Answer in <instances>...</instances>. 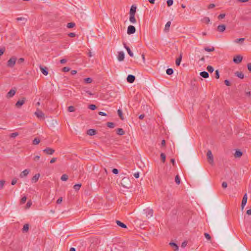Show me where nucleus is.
Segmentation results:
<instances>
[{"label": "nucleus", "instance_id": "f257e3e1", "mask_svg": "<svg viewBox=\"0 0 251 251\" xmlns=\"http://www.w3.org/2000/svg\"><path fill=\"white\" fill-rule=\"evenodd\" d=\"M17 58L15 56H12L7 62V66L9 68H13L15 65Z\"/></svg>", "mask_w": 251, "mask_h": 251}, {"label": "nucleus", "instance_id": "f03ea898", "mask_svg": "<svg viewBox=\"0 0 251 251\" xmlns=\"http://www.w3.org/2000/svg\"><path fill=\"white\" fill-rule=\"evenodd\" d=\"M208 161L210 164L213 163V156L210 150H208L206 153Z\"/></svg>", "mask_w": 251, "mask_h": 251}, {"label": "nucleus", "instance_id": "7ed1b4c3", "mask_svg": "<svg viewBox=\"0 0 251 251\" xmlns=\"http://www.w3.org/2000/svg\"><path fill=\"white\" fill-rule=\"evenodd\" d=\"M248 200L247 194L246 193L243 198L241 203V209L243 210L247 203Z\"/></svg>", "mask_w": 251, "mask_h": 251}, {"label": "nucleus", "instance_id": "20e7f679", "mask_svg": "<svg viewBox=\"0 0 251 251\" xmlns=\"http://www.w3.org/2000/svg\"><path fill=\"white\" fill-rule=\"evenodd\" d=\"M34 114L38 118L43 119H44V114L40 109H37Z\"/></svg>", "mask_w": 251, "mask_h": 251}, {"label": "nucleus", "instance_id": "39448f33", "mask_svg": "<svg viewBox=\"0 0 251 251\" xmlns=\"http://www.w3.org/2000/svg\"><path fill=\"white\" fill-rule=\"evenodd\" d=\"M136 29L133 25H129L127 27V33L128 34H132L135 32Z\"/></svg>", "mask_w": 251, "mask_h": 251}, {"label": "nucleus", "instance_id": "423d86ee", "mask_svg": "<svg viewBox=\"0 0 251 251\" xmlns=\"http://www.w3.org/2000/svg\"><path fill=\"white\" fill-rule=\"evenodd\" d=\"M242 56L240 55H238L234 57L233 61L235 63L239 64L242 61Z\"/></svg>", "mask_w": 251, "mask_h": 251}, {"label": "nucleus", "instance_id": "0eeeda50", "mask_svg": "<svg viewBox=\"0 0 251 251\" xmlns=\"http://www.w3.org/2000/svg\"><path fill=\"white\" fill-rule=\"evenodd\" d=\"M43 151L46 154L50 155L52 154L55 151L54 150L50 148H47L43 150Z\"/></svg>", "mask_w": 251, "mask_h": 251}, {"label": "nucleus", "instance_id": "6e6552de", "mask_svg": "<svg viewBox=\"0 0 251 251\" xmlns=\"http://www.w3.org/2000/svg\"><path fill=\"white\" fill-rule=\"evenodd\" d=\"M146 217L150 218L153 216V210L151 209H147L145 210Z\"/></svg>", "mask_w": 251, "mask_h": 251}, {"label": "nucleus", "instance_id": "1a4fd4ad", "mask_svg": "<svg viewBox=\"0 0 251 251\" xmlns=\"http://www.w3.org/2000/svg\"><path fill=\"white\" fill-rule=\"evenodd\" d=\"M117 58L119 61H123L125 58L124 52L123 51H119Z\"/></svg>", "mask_w": 251, "mask_h": 251}, {"label": "nucleus", "instance_id": "9d476101", "mask_svg": "<svg viewBox=\"0 0 251 251\" xmlns=\"http://www.w3.org/2000/svg\"><path fill=\"white\" fill-rule=\"evenodd\" d=\"M16 93L15 90L11 89L6 94V98L8 99L13 97Z\"/></svg>", "mask_w": 251, "mask_h": 251}, {"label": "nucleus", "instance_id": "9b49d317", "mask_svg": "<svg viewBox=\"0 0 251 251\" xmlns=\"http://www.w3.org/2000/svg\"><path fill=\"white\" fill-rule=\"evenodd\" d=\"M135 76L131 75H129L127 77V81L130 83H133L135 81Z\"/></svg>", "mask_w": 251, "mask_h": 251}, {"label": "nucleus", "instance_id": "f8f14e48", "mask_svg": "<svg viewBox=\"0 0 251 251\" xmlns=\"http://www.w3.org/2000/svg\"><path fill=\"white\" fill-rule=\"evenodd\" d=\"M169 245L173 248L174 251H178L179 247L178 245L174 242H170Z\"/></svg>", "mask_w": 251, "mask_h": 251}, {"label": "nucleus", "instance_id": "ddd939ff", "mask_svg": "<svg viewBox=\"0 0 251 251\" xmlns=\"http://www.w3.org/2000/svg\"><path fill=\"white\" fill-rule=\"evenodd\" d=\"M136 11V6L134 5L131 6L130 11L129 15H135Z\"/></svg>", "mask_w": 251, "mask_h": 251}, {"label": "nucleus", "instance_id": "4468645a", "mask_svg": "<svg viewBox=\"0 0 251 251\" xmlns=\"http://www.w3.org/2000/svg\"><path fill=\"white\" fill-rule=\"evenodd\" d=\"M29 171L28 169H25L20 174V177L21 178L26 177L29 174Z\"/></svg>", "mask_w": 251, "mask_h": 251}, {"label": "nucleus", "instance_id": "2eb2a0df", "mask_svg": "<svg viewBox=\"0 0 251 251\" xmlns=\"http://www.w3.org/2000/svg\"><path fill=\"white\" fill-rule=\"evenodd\" d=\"M25 102V99L24 98L22 100H19L16 103V106L17 107H20L22 105H23Z\"/></svg>", "mask_w": 251, "mask_h": 251}, {"label": "nucleus", "instance_id": "dca6fc26", "mask_svg": "<svg viewBox=\"0 0 251 251\" xmlns=\"http://www.w3.org/2000/svg\"><path fill=\"white\" fill-rule=\"evenodd\" d=\"M40 175L39 174H37L35 175L31 179V181L32 183H36L39 179L40 177Z\"/></svg>", "mask_w": 251, "mask_h": 251}, {"label": "nucleus", "instance_id": "f3484780", "mask_svg": "<svg viewBox=\"0 0 251 251\" xmlns=\"http://www.w3.org/2000/svg\"><path fill=\"white\" fill-rule=\"evenodd\" d=\"M124 47L126 49V50H127V52H128V54H129V55L131 57H133V53H132V52L131 51L130 48L127 46L125 43H124Z\"/></svg>", "mask_w": 251, "mask_h": 251}, {"label": "nucleus", "instance_id": "a211bd4d", "mask_svg": "<svg viewBox=\"0 0 251 251\" xmlns=\"http://www.w3.org/2000/svg\"><path fill=\"white\" fill-rule=\"evenodd\" d=\"M226 25H219L217 27L218 30L220 32H223L226 29Z\"/></svg>", "mask_w": 251, "mask_h": 251}, {"label": "nucleus", "instance_id": "6ab92c4d", "mask_svg": "<svg viewBox=\"0 0 251 251\" xmlns=\"http://www.w3.org/2000/svg\"><path fill=\"white\" fill-rule=\"evenodd\" d=\"M182 53H180L179 56L176 58V66H178L180 65V62L182 60Z\"/></svg>", "mask_w": 251, "mask_h": 251}, {"label": "nucleus", "instance_id": "aec40b11", "mask_svg": "<svg viewBox=\"0 0 251 251\" xmlns=\"http://www.w3.org/2000/svg\"><path fill=\"white\" fill-rule=\"evenodd\" d=\"M235 75L236 76H237L238 77H239L241 79H243L244 77V75L241 72L237 71V72H235Z\"/></svg>", "mask_w": 251, "mask_h": 251}, {"label": "nucleus", "instance_id": "412c9836", "mask_svg": "<svg viewBox=\"0 0 251 251\" xmlns=\"http://www.w3.org/2000/svg\"><path fill=\"white\" fill-rule=\"evenodd\" d=\"M87 134L93 136L96 134V131L94 129H90L87 132Z\"/></svg>", "mask_w": 251, "mask_h": 251}, {"label": "nucleus", "instance_id": "4be33fe9", "mask_svg": "<svg viewBox=\"0 0 251 251\" xmlns=\"http://www.w3.org/2000/svg\"><path fill=\"white\" fill-rule=\"evenodd\" d=\"M200 75L205 78L209 77V74L207 72L203 71L200 73Z\"/></svg>", "mask_w": 251, "mask_h": 251}, {"label": "nucleus", "instance_id": "5701e85b", "mask_svg": "<svg viewBox=\"0 0 251 251\" xmlns=\"http://www.w3.org/2000/svg\"><path fill=\"white\" fill-rule=\"evenodd\" d=\"M40 70L42 74H44L45 75H47L48 74V72L47 68H43L42 67H41Z\"/></svg>", "mask_w": 251, "mask_h": 251}, {"label": "nucleus", "instance_id": "b1692460", "mask_svg": "<svg viewBox=\"0 0 251 251\" xmlns=\"http://www.w3.org/2000/svg\"><path fill=\"white\" fill-rule=\"evenodd\" d=\"M29 229V225L27 224H25L24 225L22 231L23 232H26L28 231Z\"/></svg>", "mask_w": 251, "mask_h": 251}, {"label": "nucleus", "instance_id": "393cba45", "mask_svg": "<svg viewBox=\"0 0 251 251\" xmlns=\"http://www.w3.org/2000/svg\"><path fill=\"white\" fill-rule=\"evenodd\" d=\"M129 21L132 24H134L136 22L135 15H129Z\"/></svg>", "mask_w": 251, "mask_h": 251}, {"label": "nucleus", "instance_id": "a878e982", "mask_svg": "<svg viewBox=\"0 0 251 251\" xmlns=\"http://www.w3.org/2000/svg\"><path fill=\"white\" fill-rule=\"evenodd\" d=\"M116 133L119 135H123L125 134V131L122 128H119L117 129Z\"/></svg>", "mask_w": 251, "mask_h": 251}, {"label": "nucleus", "instance_id": "bb28decb", "mask_svg": "<svg viewBox=\"0 0 251 251\" xmlns=\"http://www.w3.org/2000/svg\"><path fill=\"white\" fill-rule=\"evenodd\" d=\"M242 152L239 150H237L235 151L234 154V156L235 157H240L242 155Z\"/></svg>", "mask_w": 251, "mask_h": 251}, {"label": "nucleus", "instance_id": "cd10ccee", "mask_svg": "<svg viewBox=\"0 0 251 251\" xmlns=\"http://www.w3.org/2000/svg\"><path fill=\"white\" fill-rule=\"evenodd\" d=\"M116 222V224H117L119 226H121V227H123V228H126V226L125 224H124V223H122L121 222H120V221H119L117 220Z\"/></svg>", "mask_w": 251, "mask_h": 251}, {"label": "nucleus", "instance_id": "c85d7f7f", "mask_svg": "<svg viewBox=\"0 0 251 251\" xmlns=\"http://www.w3.org/2000/svg\"><path fill=\"white\" fill-rule=\"evenodd\" d=\"M244 41H245V38H239V39H236L235 40H234V42L235 43H240L241 44H242Z\"/></svg>", "mask_w": 251, "mask_h": 251}, {"label": "nucleus", "instance_id": "c756f323", "mask_svg": "<svg viewBox=\"0 0 251 251\" xmlns=\"http://www.w3.org/2000/svg\"><path fill=\"white\" fill-rule=\"evenodd\" d=\"M117 112H118V114L119 116L120 117V119L121 120H123L124 119V118L123 115V112H122V110L118 109L117 111Z\"/></svg>", "mask_w": 251, "mask_h": 251}, {"label": "nucleus", "instance_id": "7c9ffc66", "mask_svg": "<svg viewBox=\"0 0 251 251\" xmlns=\"http://www.w3.org/2000/svg\"><path fill=\"white\" fill-rule=\"evenodd\" d=\"M201 21L205 24H208L210 20L208 17H204L201 20Z\"/></svg>", "mask_w": 251, "mask_h": 251}, {"label": "nucleus", "instance_id": "2f4dec72", "mask_svg": "<svg viewBox=\"0 0 251 251\" xmlns=\"http://www.w3.org/2000/svg\"><path fill=\"white\" fill-rule=\"evenodd\" d=\"M16 20L17 21H23V24H25L26 21H27V20L26 19L24 18V17H18L16 19Z\"/></svg>", "mask_w": 251, "mask_h": 251}, {"label": "nucleus", "instance_id": "473e14b6", "mask_svg": "<svg viewBox=\"0 0 251 251\" xmlns=\"http://www.w3.org/2000/svg\"><path fill=\"white\" fill-rule=\"evenodd\" d=\"M81 186V184H75L74 186V189L75 190V191H78L80 189V187Z\"/></svg>", "mask_w": 251, "mask_h": 251}, {"label": "nucleus", "instance_id": "72a5a7b5", "mask_svg": "<svg viewBox=\"0 0 251 251\" xmlns=\"http://www.w3.org/2000/svg\"><path fill=\"white\" fill-rule=\"evenodd\" d=\"M204 50L206 51L211 52V51H213L215 49L213 47H212L211 48L205 47V48H204Z\"/></svg>", "mask_w": 251, "mask_h": 251}, {"label": "nucleus", "instance_id": "f704fd0d", "mask_svg": "<svg viewBox=\"0 0 251 251\" xmlns=\"http://www.w3.org/2000/svg\"><path fill=\"white\" fill-rule=\"evenodd\" d=\"M84 81L86 83L89 84V83H91L92 82L93 80L91 78L88 77V78H85L84 79Z\"/></svg>", "mask_w": 251, "mask_h": 251}, {"label": "nucleus", "instance_id": "c9c22d12", "mask_svg": "<svg viewBox=\"0 0 251 251\" xmlns=\"http://www.w3.org/2000/svg\"><path fill=\"white\" fill-rule=\"evenodd\" d=\"M40 142V140L38 138H35L33 141V144L34 145H38Z\"/></svg>", "mask_w": 251, "mask_h": 251}, {"label": "nucleus", "instance_id": "e433bc0d", "mask_svg": "<svg viewBox=\"0 0 251 251\" xmlns=\"http://www.w3.org/2000/svg\"><path fill=\"white\" fill-rule=\"evenodd\" d=\"M68 179V176L66 175H63L61 177V180L62 181H66Z\"/></svg>", "mask_w": 251, "mask_h": 251}, {"label": "nucleus", "instance_id": "4c0bfd02", "mask_svg": "<svg viewBox=\"0 0 251 251\" xmlns=\"http://www.w3.org/2000/svg\"><path fill=\"white\" fill-rule=\"evenodd\" d=\"M175 182L176 184H179L180 183V179L178 175H176L175 177Z\"/></svg>", "mask_w": 251, "mask_h": 251}, {"label": "nucleus", "instance_id": "58836bf2", "mask_svg": "<svg viewBox=\"0 0 251 251\" xmlns=\"http://www.w3.org/2000/svg\"><path fill=\"white\" fill-rule=\"evenodd\" d=\"M173 72L174 70L171 68L168 69L166 70V73L169 75H171L172 74H173Z\"/></svg>", "mask_w": 251, "mask_h": 251}, {"label": "nucleus", "instance_id": "ea45409f", "mask_svg": "<svg viewBox=\"0 0 251 251\" xmlns=\"http://www.w3.org/2000/svg\"><path fill=\"white\" fill-rule=\"evenodd\" d=\"M75 26L74 23H69L67 24V27L69 28H73Z\"/></svg>", "mask_w": 251, "mask_h": 251}, {"label": "nucleus", "instance_id": "a19ab883", "mask_svg": "<svg viewBox=\"0 0 251 251\" xmlns=\"http://www.w3.org/2000/svg\"><path fill=\"white\" fill-rule=\"evenodd\" d=\"M160 157L162 161L164 163L165 161L166 155L164 153H161L160 154Z\"/></svg>", "mask_w": 251, "mask_h": 251}, {"label": "nucleus", "instance_id": "79ce46f5", "mask_svg": "<svg viewBox=\"0 0 251 251\" xmlns=\"http://www.w3.org/2000/svg\"><path fill=\"white\" fill-rule=\"evenodd\" d=\"M170 25H171V22H168L166 25H165V30H169V28L170 26Z\"/></svg>", "mask_w": 251, "mask_h": 251}, {"label": "nucleus", "instance_id": "37998d69", "mask_svg": "<svg viewBox=\"0 0 251 251\" xmlns=\"http://www.w3.org/2000/svg\"><path fill=\"white\" fill-rule=\"evenodd\" d=\"M206 69L209 73H212L214 71V68L211 66H208Z\"/></svg>", "mask_w": 251, "mask_h": 251}, {"label": "nucleus", "instance_id": "c03bdc74", "mask_svg": "<svg viewBox=\"0 0 251 251\" xmlns=\"http://www.w3.org/2000/svg\"><path fill=\"white\" fill-rule=\"evenodd\" d=\"M68 110L70 112H73L75 111V109L73 106H70L68 108Z\"/></svg>", "mask_w": 251, "mask_h": 251}, {"label": "nucleus", "instance_id": "a18cd8bd", "mask_svg": "<svg viewBox=\"0 0 251 251\" xmlns=\"http://www.w3.org/2000/svg\"><path fill=\"white\" fill-rule=\"evenodd\" d=\"M83 91L86 92V93H87L88 95H89L90 96H92L93 95V94L90 91H88L86 89V87H83Z\"/></svg>", "mask_w": 251, "mask_h": 251}, {"label": "nucleus", "instance_id": "49530a36", "mask_svg": "<svg viewBox=\"0 0 251 251\" xmlns=\"http://www.w3.org/2000/svg\"><path fill=\"white\" fill-rule=\"evenodd\" d=\"M26 196H24L22 197V198L21 199V204H24L25 202L26 201Z\"/></svg>", "mask_w": 251, "mask_h": 251}, {"label": "nucleus", "instance_id": "de8ad7c7", "mask_svg": "<svg viewBox=\"0 0 251 251\" xmlns=\"http://www.w3.org/2000/svg\"><path fill=\"white\" fill-rule=\"evenodd\" d=\"M107 126L110 128H113L114 127V124L111 122H108L107 123Z\"/></svg>", "mask_w": 251, "mask_h": 251}, {"label": "nucleus", "instance_id": "09e8293b", "mask_svg": "<svg viewBox=\"0 0 251 251\" xmlns=\"http://www.w3.org/2000/svg\"><path fill=\"white\" fill-rule=\"evenodd\" d=\"M88 107L89 109H90L91 110H95L97 108L96 106L94 104H90L89 105Z\"/></svg>", "mask_w": 251, "mask_h": 251}, {"label": "nucleus", "instance_id": "8fccbe9b", "mask_svg": "<svg viewBox=\"0 0 251 251\" xmlns=\"http://www.w3.org/2000/svg\"><path fill=\"white\" fill-rule=\"evenodd\" d=\"M32 204V201L31 200H29L27 201L26 205V208H29Z\"/></svg>", "mask_w": 251, "mask_h": 251}, {"label": "nucleus", "instance_id": "3c124183", "mask_svg": "<svg viewBox=\"0 0 251 251\" xmlns=\"http://www.w3.org/2000/svg\"><path fill=\"white\" fill-rule=\"evenodd\" d=\"M5 49L4 47L0 48V57L4 53Z\"/></svg>", "mask_w": 251, "mask_h": 251}, {"label": "nucleus", "instance_id": "603ef678", "mask_svg": "<svg viewBox=\"0 0 251 251\" xmlns=\"http://www.w3.org/2000/svg\"><path fill=\"white\" fill-rule=\"evenodd\" d=\"M167 3L168 6H170L173 4V0H168Z\"/></svg>", "mask_w": 251, "mask_h": 251}, {"label": "nucleus", "instance_id": "864d4df0", "mask_svg": "<svg viewBox=\"0 0 251 251\" xmlns=\"http://www.w3.org/2000/svg\"><path fill=\"white\" fill-rule=\"evenodd\" d=\"M19 135L18 132H14L11 134L10 137L11 138H15L16 136H17Z\"/></svg>", "mask_w": 251, "mask_h": 251}, {"label": "nucleus", "instance_id": "5fc2aeb1", "mask_svg": "<svg viewBox=\"0 0 251 251\" xmlns=\"http://www.w3.org/2000/svg\"><path fill=\"white\" fill-rule=\"evenodd\" d=\"M70 70V68L68 67H65L62 69L64 72H68Z\"/></svg>", "mask_w": 251, "mask_h": 251}, {"label": "nucleus", "instance_id": "6e6d98bb", "mask_svg": "<svg viewBox=\"0 0 251 251\" xmlns=\"http://www.w3.org/2000/svg\"><path fill=\"white\" fill-rule=\"evenodd\" d=\"M204 236L208 240H210L211 239V237L210 235L207 233H204Z\"/></svg>", "mask_w": 251, "mask_h": 251}, {"label": "nucleus", "instance_id": "4d7b16f0", "mask_svg": "<svg viewBox=\"0 0 251 251\" xmlns=\"http://www.w3.org/2000/svg\"><path fill=\"white\" fill-rule=\"evenodd\" d=\"M225 16H226L225 14H221L218 16V18L219 20L222 19L225 17Z\"/></svg>", "mask_w": 251, "mask_h": 251}, {"label": "nucleus", "instance_id": "13d9d810", "mask_svg": "<svg viewBox=\"0 0 251 251\" xmlns=\"http://www.w3.org/2000/svg\"><path fill=\"white\" fill-rule=\"evenodd\" d=\"M5 181L4 180H0V188L2 189L3 187Z\"/></svg>", "mask_w": 251, "mask_h": 251}, {"label": "nucleus", "instance_id": "bf43d9fd", "mask_svg": "<svg viewBox=\"0 0 251 251\" xmlns=\"http://www.w3.org/2000/svg\"><path fill=\"white\" fill-rule=\"evenodd\" d=\"M17 179L15 178H13L11 181V184L12 185H15L16 183H17Z\"/></svg>", "mask_w": 251, "mask_h": 251}, {"label": "nucleus", "instance_id": "052dcab7", "mask_svg": "<svg viewBox=\"0 0 251 251\" xmlns=\"http://www.w3.org/2000/svg\"><path fill=\"white\" fill-rule=\"evenodd\" d=\"M220 77V75H219V71L218 70H216L215 71V77L217 78V79H218Z\"/></svg>", "mask_w": 251, "mask_h": 251}, {"label": "nucleus", "instance_id": "680f3d73", "mask_svg": "<svg viewBox=\"0 0 251 251\" xmlns=\"http://www.w3.org/2000/svg\"><path fill=\"white\" fill-rule=\"evenodd\" d=\"M225 83L226 86H230V85H231V83L227 79H226L225 80Z\"/></svg>", "mask_w": 251, "mask_h": 251}, {"label": "nucleus", "instance_id": "e2e57ef3", "mask_svg": "<svg viewBox=\"0 0 251 251\" xmlns=\"http://www.w3.org/2000/svg\"><path fill=\"white\" fill-rule=\"evenodd\" d=\"M62 197H60L56 201V203L57 204H60L62 202Z\"/></svg>", "mask_w": 251, "mask_h": 251}, {"label": "nucleus", "instance_id": "0e129e2a", "mask_svg": "<svg viewBox=\"0 0 251 251\" xmlns=\"http://www.w3.org/2000/svg\"><path fill=\"white\" fill-rule=\"evenodd\" d=\"M187 244V241L183 242L182 244H181V247L182 248H185Z\"/></svg>", "mask_w": 251, "mask_h": 251}, {"label": "nucleus", "instance_id": "69168bd1", "mask_svg": "<svg viewBox=\"0 0 251 251\" xmlns=\"http://www.w3.org/2000/svg\"><path fill=\"white\" fill-rule=\"evenodd\" d=\"M227 186V183L226 182H223L222 183V187L224 188H226Z\"/></svg>", "mask_w": 251, "mask_h": 251}, {"label": "nucleus", "instance_id": "338daca9", "mask_svg": "<svg viewBox=\"0 0 251 251\" xmlns=\"http://www.w3.org/2000/svg\"><path fill=\"white\" fill-rule=\"evenodd\" d=\"M40 156L39 155H36L34 157L33 160L35 161H37L40 159Z\"/></svg>", "mask_w": 251, "mask_h": 251}, {"label": "nucleus", "instance_id": "774afa93", "mask_svg": "<svg viewBox=\"0 0 251 251\" xmlns=\"http://www.w3.org/2000/svg\"><path fill=\"white\" fill-rule=\"evenodd\" d=\"M247 67L249 71L251 72V63H248Z\"/></svg>", "mask_w": 251, "mask_h": 251}]
</instances>
